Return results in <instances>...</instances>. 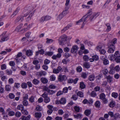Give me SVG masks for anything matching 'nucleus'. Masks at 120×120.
Listing matches in <instances>:
<instances>
[{
    "label": "nucleus",
    "mask_w": 120,
    "mask_h": 120,
    "mask_svg": "<svg viewBox=\"0 0 120 120\" xmlns=\"http://www.w3.org/2000/svg\"><path fill=\"white\" fill-rule=\"evenodd\" d=\"M77 97L76 95L75 94L73 95L71 97V98L72 99H73L74 100H76L77 99Z\"/></svg>",
    "instance_id": "69168bd1"
},
{
    "label": "nucleus",
    "mask_w": 120,
    "mask_h": 120,
    "mask_svg": "<svg viewBox=\"0 0 120 120\" xmlns=\"http://www.w3.org/2000/svg\"><path fill=\"white\" fill-rule=\"evenodd\" d=\"M56 77L54 75H52L50 77V80L51 81H54L56 79Z\"/></svg>",
    "instance_id": "4c0bfd02"
},
{
    "label": "nucleus",
    "mask_w": 120,
    "mask_h": 120,
    "mask_svg": "<svg viewBox=\"0 0 120 120\" xmlns=\"http://www.w3.org/2000/svg\"><path fill=\"white\" fill-rule=\"evenodd\" d=\"M108 48L109 49L108 52V53H113L115 49L114 45L112 44H109Z\"/></svg>",
    "instance_id": "7ed1b4c3"
},
{
    "label": "nucleus",
    "mask_w": 120,
    "mask_h": 120,
    "mask_svg": "<svg viewBox=\"0 0 120 120\" xmlns=\"http://www.w3.org/2000/svg\"><path fill=\"white\" fill-rule=\"evenodd\" d=\"M83 58L85 61H86L89 60V58L87 55H85L83 56Z\"/></svg>",
    "instance_id": "72a5a7b5"
},
{
    "label": "nucleus",
    "mask_w": 120,
    "mask_h": 120,
    "mask_svg": "<svg viewBox=\"0 0 120 120\" xmlns=\"http://www.w3.org/2000/svg\"><path fill=\"white\" fill-rule=\"evenodd\" d=\"M93 15V16L92 17V18L93 19L94 18H95L97 17L98 15H99V13H95Z\"/></svg>",
    "instance_id": "052dcab7"
},
{
    "label": "nucleus",
    "mask_w": 120,
    "mask_h": 120,
    "mask_svg": "<svg viewBox=\"0 0 120 120\" xmlns=\"http://www.w3.org/2000/svg\"><path fill=\"white\" fill-rule=\"evenodd\" d=\"M23 105L25 106H27L28 105V101L26 100H23L22 102Z\"/></svg>",
    "instance_id": "ea45409f"
},
{
    "label": "nucleus",
    "mask_w": 120,
    "mask_h": 120,
    "mask_svg": "<svg viewBox=\"0 0 120 120\" xmlns=\"http://www.w3.org/2000/svg\"><path fill=\"white\" fill-rule=\"evenodd\" d=\"M46 72L45 71H40L38 73V75L40 76L43 75L45 76L46 75Z\"/></svg>",
    "instance_id": "b1692460"
},
{
    "label": "nucleus",
    "mask_w": 120,
    "mask_h": 120,
    "mask_svg": "<svg viewBox=\"0 0 120 120\" xmlns=\"http://www.w3.org/2000/svg\"><path fill=\"white\" fill-rule=\"evenodd\" d=\"M89 16L87 15H85L82 17V19L76 22V24L77 25L81 24L82 26L81 28H83L84 27V25L89 20Z\"/></svg>",
    "instance_id": "f257e3e1"
},
{
    "label": "nucleus",
    "mask_w": 120,
    "mask_h": 120,
    "mask_svg": "<svg viewBox=\"0 0 120 120\" xmlns=\"http://www.w3.org/2000/svg\"><path fill=\"white\" fill-rule=\"evenodd\" d=\"M103 61L104 64L105 65H107L109 64V62L107 59L103 60Z\"/></svg>",
    "instance_id": "5fc2aeb1"
},
{
    "label": "nucleus",
    "mask_w": 120,
    "mask_h": 120,
    "mask_svg": "<svg viewBox=\"0 0 120 120\" xmlns=\"http://www.w3.org/2000/svg\"><path fill=\"white\" fill-rule=\"evenodd\" d=\"M91 113V110L89 109L85 110L84 112L85 114L87 116L89 115Z\"/></svg>",
    "instance_id": "a878e982"
},
{
    "label": "nucleus",
    "mask_w": 120,
    "mask_h": 120,
    "mask_svg": "<svg viewBox=\"0 0 120 120\" xmlns=\"http://www.w3.org/2000/svg\"><path fill=\"white\" fill-rule=\"evenodd\" d=\"M41 113L40 112H36L34 115L35 117L38 120L41 117Z\"/></svg>",
    "instance_id": "dca6fc26"
},
{
    "label": "nucleus",
    "mask_w": 120,
    "mask_h": 120,
    "mask_svg": "<svg viewBox=\"0 0 120 120\" xmlns=\"http://www.w3.org/2000/svg\"><path fill=\"white\" fill-rule=\"evenodd\" d=\"M70 48L68 47H66L64 49V50L65 52H68L69 51Z\"/></svg>",
    "instance_id": "774afa93"
},
{
    "label": "nucleus",
    "mask_w": 120,
    "mask_h": 120,
    "mask_svg": "<svg viewBox=\"0 0 120 120\" xmlns=\"http://www.w3.org/2000/svg\"><path fill=\"white\" fill-rule=\"evenodd\" d=\"M8 82L9 84H11L14 83V81L12 78H11L9 79Z\"/></svg>",
    "instance_id": "338daca9"
},
{
    "label": "nucleus",
    "mask_w": 120,
    "mask_h": 120,
    "mask_svg": "<svg viewBox=\"0 0 120 120\" xmlns=\"http://www.w3.org/2000/svg\"><path fill=\"white\" fill-rule=\"evenodd\" d=\"M21 112L22 114L26 115H27L28 114V112L27 111V110L24 109H21Z\"/></svg>",
    "instance_id": "cd10ccee"
},
{
    "label": "nucleus",
    "mask_w": 120,
    "mask_h": 120,
    "mask_svg": "<svg viewBox=\"0 0 120 120\" xmlns=\"http://www.w3.org/2000/svg\"><path fill=\"white\" fill-rule=\"evenodd\" d=\"M67 79V77L65 75H60L58 77V79L60 81H62L63 80H65Z\"/></svg>",
    "instance_id": "1a4fd4ad"
},
{
    "label": "nucleus",
    "mask_w": 120,
    "mask_h": 120,
    "mask_svg": "<svg viewBox=\"0 0 120 120\" xmlns=\"http://www.w3.org/2000/svg\"><path fill=\"white\" fill-rule=\"evenodd\" d=\"M118 96V94L114 92H113L112 94V96L115 98H116Z\"/></svg>",
    "instance_id": "473e14b6"
},
{
    "label": "nucleus",
    "mask_w": 120,
    "mask_h": 120,
    "mask_svg": "<svg viewBox=\"0 0 120 120\" xmlns=\"http://www.w3.org/2000/svg\"><path fill=\"white\" fill-rule=\"evenodd\" d=\"M80 87L81 89H83L85 88L86 85L83 82H80Z\"/></svg>",
    "instance_id": "5701e85b"
},
{
    "label": "nucleus",
    "mask_w": 120,
    "mask_h": 120,
    "mask_svg": "<svg viewBox=\"0 0 120 120\" xmlns=\"http://www.w3.org/2000/svg\"><path fill=\"white\" fill-rule=\"evenodd\" d=\"M62 71H64L65 73L68 72V70L67 67H64L63 68Z\"/></svg>",
    "instance_id": "a19ab883"
},
{
    "label": "nucleus",
    "mask_w": 120,
    "mask_h": 120,
    "mask_svg": "<svg viewBox=\"0 0 120 120\" xmlns=\"http://www.w3.org/2000/svg\"><path fill=\"white\" fill-rule=\"evenodd\" d=\"M41 82L43 84H46L48 82L47 79L45 78L42 77L41 79Z\"/></svg>",
    "instance_id": "f3484780"
},
{
    "label": "nucleus",
    "mask_w": 120,
    "mask_h": 120,
    "mask_svg": "<svg viewBox=\"0 0 120 120\" xmlns=\"http://www.w3.org/2000/svg\"><path fill=\"white\" fill-rule=\"evenodd\" d=\"M95 76L94 74H92L90 75L88 77V80L90 81L94 80L95 79Z\"/></svg>",
    "instance_id": "4468645a"
},
{
    "label": "nucleus",
    "mask_w": 120,
    "mask_h": 120,
    "mask_svg": "<svg viewBox=\"0 0 120 120\" xmlns=\"http://www.w3.org/2000/svg\"><path fill=\"white\" fill-rule=\"evenodd\" d=\"M66 100L65 98H61L59 100H58L55 101L56 104L58 105L59 104L64 105L66 103Z\"/></svg>",
    "instance_id": "39448f33"
},
{
    "label": "nucleus",
    "mask_w": 120,
    "mask_h": 120,
    "mask_svg": "<svg viewBox=\"0 0 120 120\" xmlns=\"http://www.w3.org/2000/svg\"><path fill=\"white\" fill-rule=\"evenodd\" d=\"M115 57L114 55H110L109 56L108 58L111 60L112 61L113 60Z\"/></svg>",
    "instance_id": "c9c22d12"
},
{
    "label": "nucleus",
    "mask_w": 120,
    "mask_h": 120,
    "mask_svg": "<svg viewBox=\"0 0 120 120\" xmlns=\"http://www.w3.org/2000/svg\"><path fill=\"white\" fill-rule=\"evenodd\" d=\"M113 117L114 118L113 120H118L120 118V115L119 113H116L114 115Z\"/></svg>",
    "instance_id": "f8f14e48"
},
{
    "label": "nucleus",
    "mask_w": 120,
    "mask_h": 120,
    "mask_svg": "<svg viewBox=\"0 0 120 120\" xmlns=\"http://www.w3.org/2000/svg\"><path fill=\"white\" fill-rule=\"evenodd\" d=\"M107 82L109 83L113 81V77L110 75H109L106 77Z\"/></svg>",
    "instance_id": "2eb2a0df"
},
{
    "label": "nucleus",
    "mask_w": 120,
    "mask_h": 120,
    "mask_svg": "<svg viewBox=\"0 0 120 120\" xmlns=\"http://www.w3.org/2000/svg\"><path fill=\"white\" fill-rule=\"evenodd\" d=\"M74 109L77 112H79L80 108L79 107L75 106L74 107Z\"/></svg>",
    "instance_id": "0e129e2a"
},
{
    "label": "nucleus",
    "mask_w": 120,
    "mask_h": 120,
    "mask_svg": "<svg viewBox=\"0 0 120 120\" xmlns=\"http://www.w3.org/2000/svg\"><path fill=\"white\" fill-rule=\"evenodd\" d=\"M34 12H32L30 13L29 15L26 19V21L27 22H28L31 19V18L32 16L33 15Z\"/></svg>",
    "instance_id": "ddd939ff"
},
{
    "label": "nucleus",
    "mask_w": 120,
    "mask_h": 120,
    "mask_svg": "<svg viewBox=\"0 0 120 120\" xmlns=\"http://www.w3.org/2000/svg\"><path fill=\"white\" fill-rule=\"evenodd\" d=\"M115 60L117 63H120V56H118L116 57L115 58Z\"/></svg>",
    "instance_id": "c756f323"
},
{
    "label": "nucleus",
    "mask_w": 120,
    "mask_h": 120,
    "mask_svg": "<svg viewBox=\"0 0 120 120\" xmlns=\"http://www.w3.org/2000/svg\"><path fill=\"white\" fill-rule=\"evenodd\" d=\"M9 64L11 66H14L15 65V62L12 61H10L9 62Z\"/></svg>",
    "instance_id": "e2e57ef3"
},
{
    "label": "nucleus",
    "mask_w": 120,
    "mask_h": 120,
    "mask_svg": "<svg viewBox=\"0 0 120 120\" xmlns=\"http://www.w3.org/2000/svg\"><path fill=\"white\" fill-rule=\"evenodd\" d=\"M48 93L47 92H45L41 96L44 99L45 98L48 97Z\"/></svg>",
    "instance_id": "c03bdc74"
},
{
    "label": "nucleus",
    "mask_w": 120,
    "mask_h": 120,
    "mask_svg": "<svg viewBox=\"0 0 120 120\" xmlns=\"http://www.w3.org/2000/svg\"><path fill=\"white\" fill-rule=\"evenodd\" d=\"M9 97L10 98L13 99L15 97V96L14 94L11 93L9 94Z\"/></svg>",
    "instance_id": "3c124183"
},
{
    "label": "nucleus",
    "mask_w": 120,
    "mask_h": 120,
    "mask_svg": "<svg viewBox=\"0 0 120 120\" xmlns=\"http://www.w3.org/2000/svg\"><path fill=\"white\" fill-rule=\"evenodd\" d=\"M5 71L7 74L9 75H11L12 73V71L11 70H7Z\"/></svg>",
    "instance_id": "49530a36"
},
{
    "label": "nucleus",
    "mask_w": 120,
    "mask_h": 120,
    "mask_svg": "<svg viewBox=\"0 0 120 120\" xmlns=\"http://www.w3.org/2000/svg\"><path fill=\"white\" fill-rule=\"evenodd\" d=\"M33 7L32 6L29 7H28L27 10L28 12H27V14H26V15H25L24 16L26 17L28 15H29V14H30V13L33 10Z\"/></svg>",
    "instance_id": "9d476101"
},
{
    "label": "nucleus",
    "mask_w": 120,
    "mask_h": 120,
    "mask_svg": "<svg viewBox=\"0 0 120 120\" xmlns=\"http://www.w3.org/2000/svg\"><path fill=\"white\" fill-rule=\"evenodd\" d=\"M22 88L23 89H26L27 87V85L26 83H22L21 85Z\"/></svg>",
    "instance_id": "2f4dec72"
},
{
    "label": "nucleus",
    "mask_w": 120,
    "mask_h": 120,
    "mask_svg": "<svg viewBox=\"0 0 120 120\" xmlns=\"http://www.w3.org/2000/svg\"><path fill=\"white\" fill-rule=\"evenodd\" d=\"M6 33V32H4L2 35H4L3 37L1 39V40L3 41H6L9 38L8 36L4 35Z\"/></svg>",
    "instance_id": "9b49d317"
},
{
    "label": "nucleus",
    "mask_w": 120,
    "mask_h": 120,
    "mask_svg": "<svg viewBox=\"0 0 120 120\" xmlns=\"http://www.w3.org/2000/svg\"><path fill=\"white\" fill-rule=\"evenodd\" d=\"M94 105L96 107H99L100 105V102L99 101H97L95 102Z\"/></svg>",
    "instance_id": "e433bc0d"
},
{
    "label": "nucleus",
    "mask_w": 120,
    "mask_h": 120,
    "mask_svg": "<svg viewBox=\"0 0 120 120\" xmlns=\"http://www.w3.org/2000/svg\"><path fill=\"white\" fill-rule=\"evenodd\" d=\"M115 105V103L114 101H112L109 104V106L111 108H113Z\"/></svg>",
    "instance_id": "412c9836"
},
{
    "label": "nucleus",
    "mask_w": 120,
    "mask_h": 120,
    "mask_svg": "<svg viewBox=\"0 0 120 120\" xmlns=\"http://www.w3.org/2000/svg\"><path fill=\"white\" fill-rule=\"evenodd\" d=\"M108 71L107 69L106 68L104 69L102 71L104 75L107 74L108 73Z\"/></svg>",
    "instance_id": "680f3d73"
},
{
    "label": "nucleus",
    "mask_w": 120,
    "mask_h": 120,
    "mask_svg": "<svg viewBox=\"0 0 120 120\" xmlns=\"http://www.w3.org/2000/svg\"><path fill=\"white\" fill-rule=\"evenodd\" d=\"M74 118L76 119L80 118L82 116V115L81 114H78L76 115H73Z\"/></svg>",
    "instance_id": "7c9ffc66"
},
{
    "label": "nucleus",
    "mask_w": 120,
    "mask_h": 120,
    "mask_svg": "<svg viewBox=\"0 0 120 120\" xmlns=\"http://www.w3.org/2000/svg\"><path fill=\"white\" fill-rule=\"evenodd\" d=\"M50 101V99L49 97H47L44 99V101L46 103H48Z\"/></svg>",
    "instance_id": "f704fd0d"
},
{
    "label": "nucleus",
    "mask_w": 120,
    "mask_h": 120,
    "mask_svg": "<svg viewBox=\"0 0 120 120\" xmlns=\"http://www.w3.org/2000/svg\"><path fill=\"white\" fill-rule=\"evenodd\" d=\"M36 109L37 111H41L42 110V108L39 105H37V106Z\"/></svg>",
    "instance_id": "13d9d810"
},
{
    "label": "nucleus",
    "mask_w": 120,
    "mask_h": 120,
    "mask_svg": "<svg viewBox=\"0 0 120 120\" xmlns=\"http://www.w3.org/2000/svg\"><path fill=\"white\" fill-rule=\"evenodd\" d=\"M112 68H111L110 70L109 71V73L110 74H113L114 73L115 71L113 67Z\"/></svg>",
    "instance_id": "4d7b16f0"
},
{
    "label": "nucleus",
    "mask_w": 120,
    "mask_h": 120,
    "mask_svg": "<svg viewBox=\"0 0 120 120\" xmlns=\"http://www.w3.org/2000/svg\"><path fill=\"white\" fill-rule=\"evenodd\" d=\"M17 109L19 110H21L24 109V107L23 105L20 104L17 106Z\"/></svg>",
    "instance_id": "c85d7f7f"
},
{
    "label": "nucleus",
    "mask_w": 120,
    "mask_h": 120,
    "mask_svg": "<svg viewBox=\"0 0 120 120\" xmlns=\"http://www.w3.org/2000/svg\"><path fill=\"white\" fill-rule=\"evenodd\" d=\"M39 82V81L38 79H34L32 81L33 83L35 85H37L38 84Z\"/></svg>",
    "instance_id": "aec40b11"
},
{
    "label": "nucleus",
    "mask_w": 120,
    "mask_h": 120,
    "mask_svg": "<svg viewBox=\"0 0 120 120\" xmlns=\"http://www.w3.org/2000/svg\"><path fill=\"white\" fill-rule=\"evenodd\" d=\"M24 16H25L24 15L23 16H18L15 21V23L16 24L19 22H22L23 20Z\"/></svg>",
    "instance_id": "423d86ee"
},
{
    "label": "nucleus",
    "mask_w": 120,
    "mask_h": 120,
    "mask_svg": "<svg viewBox=\"0 0 120 120\" xmlns=\"http://www.w3.org/2000/svg\"><path fill=\"white\" fill-rule=\"evenodd\" d=\"M29 101L31 103H33L34 102V98L33 96H31L29 98Z\"/></svg>",
    "instance_id": "a18cd8bd"
},
{
    "label": "nucleus",
    "mask_w": 120,
    "mask_h": 120,
    "mask_svg": "<svg viewBox=\"0 0 120 120\" xmlns=\"http://www.w3.org/2000/svg\"><path fill=\"white\" fill-rule=\"evenodd\" d=\"M43 90L44 91H47L49 95L53 94L56 92L55 91L49 89L48 87L45 86L43 87Z\"/></svg>",
    "instance_id": "20e7f679"
},
{
    "label": "nucleus",
    "mask_w": 120,
    "mask_h": 120,
    "mask_svg": "<svg viewBox=\"0 0 120 120\" xmlns=\"http://www.w3.org/2000/svg\"><path fill=\"white\" fill-rule=\"evenodd\" d=\"M67 39V36L65 34L62 35L59 39V43L60 45H64Z\"/></svg>",
    "instance_id": "f03ea898"
},
{
    "label": "nucleus",
    "mask_w": 120,
    "mask_h": 120,
    "mask_svg": "<svg viewBox=\"0 0 120 120\" xmlns=\"http://www.w3.org/2000/svg\"><path fill=\"white\" fill-rule=\"evenodd\" d=\"M20 84L18 83H15L14 86L16 89H18L20 87Z\"/></svg>",
    "instance_id": "8fccbe9b"
},
{
    "label": "nucleus",
    "mask_w": 120,
    "mask_h": 120,
    "mask_svg": "<svg viewBox=\"0 0 120 120\" xmlns=\"http://www.w3.org/2000/svg\"><path fill=\"white\" fill-rule=\"evenodd\" d=\"M82 70V67L80 66H79L77 67L76 70L78 72H81Z\"/></svg>",
    "instance_id": "864d4df0"
},
{
    "label": "nucleus",
    "mask_w": 120,
    "mask_h": 120,
    "mask_svg": "<svg viewBox=\"0 0 120 120\" xmlns=\"http://www.w3.org/2000/svg\"><path fill=\"white\" fill-rule=\"evenodd\" d=\"M105 94L103 93L101 94L100 96V98L102 100L105 98Z\"/></svg>",
    "instance_id": "37998d69"
},
{
    "label": "nucleus",
    "mask_w": 120,
    "mask_h": 120,
    "mask_svg": "<svg viewBox=\"0 0 120 120\" xmlns=\"http://www.w3.org/2000/svg\"><path fill=\"white\" fill-rule=\"evenodd\" d=\"M62 68L60 66H58L57 68H54L53 69V72L55 74H57L62 71Z\"/></svg>",
    "instance_id": "6e6552de"
},
{
    "label": "nucleus",
    "mask_w": 120,
    "mask_h": 120,
    "mask_svg": "<svg viewBox=\"0 0 120 120\" xmlns=\"http://www.w3.org/2000/svg\"><path fill=\"white\" fill-rule=\"evenodd\" d=\"M77 95L80 98H82L84 97V94L82 92L80 91H78L77 93Z\"/></svg>",
    "instance_id": "393cba45"
},
{
    "label": "nucleus",
    "mask_w": 120,
    "mask_h": 120,
    "mask_svg": "<svg viewBox=\"0 0 120 120\" xmlns=\"http://www.w3.org/2000/svg\"><path fill=\"white\" fill-rule=\"evenodd\" d=\"M81 76L82 78L85 79L87 77V74L85 73H82L81 74Z\"/></svg>",
    "instance_id": "6e6d98bb"
},
{
    "label": "nucleus",
    "mask_w": 120,
    "mask_h": 120,
    "mask_svg": "<svg viewBox=\"0 0 120 120\" xmlns=\"http://www.w3.org/2000/svg\"><path fill=\"white\" fill-rule=\"evenodd\" d=\"M64 16L61 13L58 16L57 18V20H60Z\"/></svg>",
    "instance_id": "bb28decb"
},
{
    "label": "nucleus",
    "mask_w": 120,
    "mask_h": 120,
    "mask_svg": "<svg viewBox=\"0 0 120 120\" xmlns=\"http://www.w3.org/2000/svg\"><path fill=\"white\" fill-rule=\"evenodd\" d=\"M15 115L17 117H19L21 115V114L20 112H17L15 113Z\"/></svg>",
    "instance_id": "603ef678"
},
{
    "label": "nucleus",
    "mask_w": 120,
    "mask_h": 120,
    "mask_svg": "<svg viewBox=\"0 0 120 120\" xmlns=\"http://www.w3.org/2000/svg\"><path fill=\"white\" fill-rule=\"evenodd\" d=\"M92 58H93L94 60L96 61L98 60L99 59L98 56L96 55L92 56Z\"/></svg>",
    "instance_id": "09e8293b"
},
{
    "label": "nucleus",
    "mask_w": 120,
    "mask_h": 120,
    "mask_svg": "<svg viewBox=\"0 0 120 120\" xmlns=\"http://www.w3.org/2000/svg\"><path fill=\"white\" fill-rule=\"evenodd\" d=\"M5 89L7 91H9L11 90V87L9 85H7L5 86Z\"/></svg>",
    "instance_id": "4be33fe9"
},
{
    "label": "nucleus",
    "mask_w": 120,
    "mask_h": 120,
    "mask_svg": "<svg viewBox=\"0 0 120 120\" xmlns=\"http://www.w3.org/2000/svg\"><path fill=\"white\" fill-rule=\"evenodd\" d=\"M32 51L30 50H27L26 52V54L28 56H31L32 55Z\"/></svg>",
    "instance_id": "6ab92c4d"
},
{
    "label": "nucleus",
    "mask_w": 120,
    "mask_h": 120,
    "mask_svg": "<svg viewBox=\"0 0 120 120\" xmlns=\"http://www.w3.org/2000/svg\"><path fill=\"white\" fill-rule=\"evenodd\" d=\"M106 25L107 27V28L106 30L108 31H109L111 29V28L110 26V24L108 23L106 24Z\"/></svg>",
    "instance_id": "79ce46f5"
},
{
    "label": "nucleus",
    "mask_w": 120,
    "mask_h": 120,
    "mask_svg": "<svg viewBox=\"0 0 120 120\" xmlns=\"http://www.w3.org/2000/svg\"><path fill=\"white\" fill-rule=\"evenodd\" d=\"M53 54V52L52 51H47L45 52V55L49 56H51Z\"/></svg>",
    "instance_id": "a211bd4d"
},
{
    "label": "nucleus",
    "mask_w": 120,
    "mask_h": 120,
    "mask_svg": "<svg viewBox=\"0 0 120 120\" xmlns=\"http://www.w3.org/2000/svg\"><path fill=\"white\" fill-rule=\"evenodd\" d=\"M84 66L86 68H89L90 67V64L86 62L83 64Z\"/></svg>",
    "instance_id": "58836bf2"
},
{
    "label": "nucleus",
    "mask_w": 120,
    "mask_h": 120,
    "mask_svg": "<svg viewBox=\"0 0 120 120\" xmlns=\"http://www.w3.org/2000/svg\"><path fill=\"white\" fill-rule=\"evenodd\" d=\"M99 52H100V53L101 54L104 55V54L105 52V51L104 49H101L99 50Z\"/></svg>",
    "instance_id": "de8ad7c7"
},
{
    "label": "nucleus",
    "mask_w": 120,
    "mask_h": 120,
    "mask_svg": "<svg viewBox=\"0 0 120 120\" xmlns=\"http://www.w3.org/2000/svg\"><path fill=\"white\" fill-rule=\"evenodd\" d=\"M23 100H26L28 99V95L27 94H25L23 96Z\"/></svg>",
    "instance_id": "bf43d9fd"
},
{
    "label": "nucleus",
    "mask_w": 120,
    "mask_h": 120,
    "mask_svg": "<svg viewBox=\"0 0 120 120\" xmlns=\"http://www.w3.org/2000/svg\"><path fill=\"white\" fill-rule=\"evenodd\" d=\"M78 46L76 45H75L72 46L71 50V53H75L79 49Z\"/></svg>",
    "instance_id": "0eeeda50"
}]
</instances>
